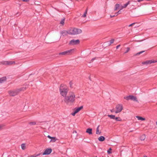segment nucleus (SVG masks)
I'll return each instance as SVG.
<instances>
[{"instance_id": "30", "label": "nucleus", "mask_w": 157, "mask_h": 157, "mask_svg": "<svg viewBox=\"0 0 157 157\" xmlns=\"http://www.w3.org/2000/svg\"><path fill=\"white\" fill-rule=\"evenodd\" d=\"M112 149L111 148H110L108 151H107V153L109 154H110L112 153Z\"/></svg>"}, {"instance_id": "13", "label": "nucleus", "mask_w": 157, "mask_h": 157, "mask_svg": "<svg viewBox=\"0 0 157 157\" xmlns=\"http://www.w3.org/2000/svg\"><path fill=\"white\" fill-rule=\"evenodd\" d=\"M83 108V106H81L79 107L76 108L74 109V111H75L76 113L79 112L81 109Z\"/></svg>"}, {"instance_id": "12", "label": "nucleus", "mask_w": 157, "mask_h": 157, "mask_svg": "<svg viewBox=\"0 0 157 157\" xmlns=\"http://www.w3.org/2000/svg\"><path fill=\"white\" fill-rule=\"evenodd\" d=\"M129 3L130 2L128 1L126 4H124L123 6L121 5V6H120V10H121L123 8H126L127 6L129 4Z\"/></svg>"}, {"instance_id": "32", "label": "nucleus", "mask_w": 157, "mask_h": 157, "mask_svg": "<svg viewBox=\"0 0 157 157\" xmlns=\"http://www.w3.org/2000/svg\"><path fill=\"white\" fill-rule=\"evenodd\" d=\"M70 87L71 88H73V83L72 82H71L69 83Z\"/></svg>"}, {"instance_id": "25", "label": "nucleus", "mask_w": 157, "mask_h": 157, "mask_svg": "<svg viewBox=\"0 0 157 157\" xmlns=\"http://www.w3.org/2000/svg\"><path fill=\"white\" fill-rule=\"evenodd\" d=\"M21 148L22 150H24L25 149L26 146H25V144H22L21 145Z\"/></svg>"}, {"instance_id": "44", "label": "nucleus", "mask_w": 157, "mask_h": 157, "mask_svg": "<svg viewBox=\"0 0 157 157\" xmlns=\"http://www.w3.org/2000/svg\"><path fill=\"white\" fill-rule=\"evenodd\" d=\"M156 125H157V121L156 122Z\"/></svg>"}, {"instance_id": "18", "label": "nucleus", "mask_w": 157, "mask_h": 157, "mask_svg": "<svg viewBox=\"0 0 157 157\" xmlns=\"http://www.w3.org/2000/svg\"><path fill=\"white\" fill-rule=\"evenodd\" d=\"M136 117L138 120H141L142 121H144L145 120V118L142 117H140L139 116H136Z\"/></svg>"}, {"instance_id": "33", "label": "nucleus", "mask_w": 157, "mask_h": 157, "mask_svg": "<svg viewBox=\"0 0 157 157\" xmlns=\"http://www.w3.org/2000/svg\"><path fill=\"white\" fill-rule=\"evenodd\" d=\"M114 41V39H111L110 40V44H109V45H110V44H113Z\"/></svg>"}, {"instance_id": "10", "label": "nucleus", "mask_w": 157, "mask_h": 157, "mask_svg": "<svg viewBox=\"0 0 157 157\" xmlns=\"http://www.w3.org/2000/svg\"><path fill=\"white\" fill-rule=\"evenodd\" d=\"M52 150L51 148H48L46 149L43 155H48L49 154L52 152Z\"/></svg>"}, {"instance_id": "16", "label": "nucleus", "mask_w": 157, "mask_h": 157, "mask_svg": "<svg viewBox=\"0 0 157 157\" xmlns=\"http://www.w3.org/2000/svg\"><path fill=\"white\" fill-rule=\"evenodd\" d=\"M86 132L88 133L90 135L92 134V128H87L86 130Z\"/></svg>"}, {"instance_id": "8", "label": "nucleus", "mask_w": 157, "mask_h": 157, "mask_svg": "<svg viewBox=\"0 0 157 157\" xmlns=\"http://www.w3.org/2000/svg\"><path fill=\"white\" fill-rule=\"evenodd\" d=\"M156 62H157V60H151L143 62L142 63L143 65H147L149 64H151V63H155Z\"/></svg>"}, {"instance_id": "40", "label": "nucleus", "mask_w": 157, "mask_h": 157, "mask_svg": "<svg viewBox=\"0 0 157 157\" xmlns=\"http://www.w3.org/2000/svg\"><path fill=\"white\" fill-rule=\"evenodd\" d=\"M134 23H132L130 25H129V27H130L132 26L134 24Z\"/></svg>"}, {"instance_id": "29", "label": "nucleus", "mask_w": 157, "mask_h": 157, "mask_svg": "<svg viewBox=\"0 0 157 157\" xmlns=\"http://www.w3.org/2000/svg\"><path fill=\"white\" fill-rule=\"evenodd\" d=\"M115 120L117 121H121V120L120 117H116L115 118Z\"/></svg>"}, {"instance_id": "9", "label": "nucleus", "mask_w": 157, "mask_h": 157, "mask_svg": "<svg viewBox=\"0 0 157 157\" xmlns=\"http://www.w3.org/2000/svg\"><path fill=\"white\" fill-rule=\"evenodd\" d=\"M15 62L13 61H5L3 62V64L5 65H11L14 64Z\"/></svg>"}, {"instance_id": "11", "label": "nucleus", "mask_w": 157, "mask_h": 157, "mask_svg": "<svg viewBox=\"0 0 157 157\" xmlns=\"http://www.w3.org/2000/svg\"><path fill=\"white\" fill-rule=\"evenodd\" d=\"M47 137L48 138L51 139V140L50 142H55L57 140H58V139L56 137H51L49 135H48L47 136Z\"/></svg>"}, {"instance_id": "43", "label": "nucleus", "mask_w": 157, "mask_h": 157, "mask_svg": "<svg viewBox=\"0 0 157 157\" xmlns=\"http://www.w3.org/2000/svg\"><path fill=\"white\" fill-rule=\"evenodd\" d=\"M110 111L111 112H114V109H111L110 110Z\"/></svg>"}, {"instance_id": "37", "label": "nucleus", "mask_w": 157, "mask_h": 157, "mask_svg": "<svg viewBox=\"0 0 157 157\" xmlns=\"http://www.w3.org/2000/svg\"><path fill=\"white\" fill-rule=\"evenodd\" d=\"M77 113L75 111H74V112L72 113V115L73 116H75L76 114Z\"/></svg>"}, {"instance_id": "7", "label": "nucleus", "mask_w": 157, "mask_h": 157, "mask_svg": "<svg viewBox=\"0 0 157 157\" xmlns=\"http://www.w3.org/2000/svg\"><path fill=\"white\" fill-rule=\"evenodd\" d=\"M80 41L79 40H72L69 42V44L70 45H75L79 44Z\"/></svg>"}, {"instance_id": "23", "label": "nucleus", "mask_w": 157, "mask_h": 157, "mask_svg": "<svg viewBox=\"0 0 157 157\" xmlns=\"http://www.w3.org/2000/svg\"><path fill=\"white\" fill-rule=\"evenodd\" d=\"M145 52L144 51H143L140 52H139L136 53L135 54H134V56H138V55H140V54H142L143 52Z\"/></svg>"}, {"instance_id": "34", "label": "nucleus", "mask_w": 157, "mask_h": 157, "mask_svg": "<svg viewBox=\"0 0 157 157\" xmlns=\"http://www.w3.org/2000/svg\"><path fill=\"white\" fill-rule=\"evenodd\" d=\"M126 49L127 50L125 52V53H127L130 50V48L128 47Z\"/></svg>"}, {"instance_id": "27", "label": "nucleus", "mask_w": 157, "mask_h": 157, "mask_svg": "<svg viewBox=\"0 0 157 157\" xmlns=\"http://www.w3.org/2000/svg\"><path fill=\"white\" fill-rule=\"evenodd\" d=\"M87 9L86 10L85 12V13H84V14H83V15L82 16V17H86V14H87Z\"/></svg>"}, {"instance_id": "38", "label": "nucleus", "mask_w": 157, "mask_h": 157, "mask_svg": "<svg viewBox=\"0 0 157 157\" xmlns=\"http://www.w3.org/2000/svg\"><path fill=\"white\" fill-rule=\"evenodd\" d=\"M95 59V58H93L92 59H91V61H90V63H91V62H93V61Z\"/></svg>"}, {"instance_id": "39", "label": "nucleus", "mask_w": 157, "mask_h": 157, "mask_svg": "<svg viewBox=\"0 0 157 157\" xmlns=\"http://www.w3.org/2000/svg\"><path fill=\"white\" fill-rule=\"evenodd\" d=\"M115 16H116L115 14V15H110V17L112 18V17H114Z\"/></svg>"}, {"instance_id": "17", "label": "nucleus", "mask_w": 157, "mask_h": 157, "mask_svg": "<svg viewBox=\"0 0 157 157\" xmlns=\"http://www.w3.org/2000/svg\"><path fill=\"white\" fill-rule=\"evenodd\" d=\"M61 33L63 36L67 35L68 34V30L67 31H63L61 32Z\"/></svg>"}, {"instance_id": "45", "label": "nucleus", "mask_w": 157, "mask_h": 157, "mask_svg": "<svg viewBox=\"0 0 157 157\" xmlns=\"http://www.w3.org/2000/svg\"><path fill=\"white\" fill-rule=\"evenodd\" d=\"M144 157H147L146 156H144Z\"/></svg>"}, {"instance_id": "21", "label": "nucleus", "mask_w": 157, "mask_h": 157, "mask_svg": "<svg viewBox=\"0 0 157 157\" xmlns=\"http://www.w3.org/2000/svg\"><path fill=\"white\" fill-rule=\"evenodd\" d=\"M99 125L98 127L97 128V129H96V134L97 135H99L101 134V131H100L99 130Z\"/></svg>"}, {"instance_id": "36", "label": "nucleus", "mask_w": 157, "mask_h": 157, "mask_svg": "<svg viewBox=\"0 0 157 157\" xmlns=\"http://www.w3.org/2000/svg\"><path fill=\"white\" fill-rule=\"evenodd\" d=\"M117 13H118V14H120L121 13V11H120V10H119L117 13H115V15H116V16L117 15Z\"/></svg>"}, {"instance_id": "3", "label": "nucleus", "mask_w": 157, "mask_h": 157, "mask_svg": "<svg viewBox=\"0 0 157 157\" xmlns=\"http://www.w3.org/2000/svg\"><path fill=\"white\" fill-rule=\"evenodd\" d=\"M82 33V30L80 29L75 28H71L68 30V34L71 35H77Z\"/></svg>"}, {"instance_id": "6", "label": "nucleus", "mask_w": 157, "mask_h": 157, "mask_svg": "<svg viewBox=\"0 0 157 157\" xmlns=\"http://www.w3.org/2000/svg\"><path fill=\"white\" fill-rule=\"evenodd\" d=\"M116 111H115L116 113H117L120 112L123 109V106L122 105H118L116 107Z\"/></svg>"}, {"instance_id": "28", "label": "nucleus", "mask_w": 157, "mask_h": 157, "mask_svg": "<svg viewBox=\"0 0 157 157\" xmlns=\"http://www.w3.org/2000/svg\"><path fill=\"white\" fill-rule=\"evenodd\" d=\"M29 124L31 125H33L36 124V122H32L29 123Z\"/></svg>"}, {"instance_id": "41", "label": "nucleus", "mask_w": 157, "mask_h": 157, "mask_svg": "<svg viewBox=\"0 0 157 157\" xmlns=\"http://www.w3.org/2000/svg\"><path fill=\"white\" fill-rule=\"evenodd\" d=\"M120 46V45H119L117 46L116 48L117 49H118Z\"/></svg>"}, {"instance_id": "24", "label": "nucleus", "mask_w": 157, "mask_h": 157, "mask_svg": "<svg viewBox=\"0 0 157 157\" xmlns=\"http://www.w3.org/2000/svg\"><path fill=\"white\" fill-rule=\"evenodd\" d=\"M131 97V95H129V96H125L124 97V98L127 100H130Z\"/></svg>"}, {"instance_id": "22", "label": "nucleus", "mask_w": 157, "mask_h": 157, "mask_svg": "<svg viewBox=\"0 0 157 157\" xmlns=\"http://www.w3.org/2000/svg\"><path fill=\"white\" fill-rule=\"evenodd\" d=\"M146 138V136L144 135H143L140 136V138L141 141H144L145 140Z\"/></svg>"}, {"instance_id": "20", "label": "nucleus", "mask_w": 157, "mask_h": 157, "mask_svg": "<svg viewBox=\"0 0 157 157\" xmlns=\"http://www.w3.org/2000/svg\"><path fill=\"white\" fill-rule=\"evenodd\" d=\"M121 4H117L115 5L114 10H117L118 9H120Z\"/></svg>"}, {"instance_id": "1", "label": "nucleus", "mask_w": 157, "mask_h": 157, "mask_svg": "<svg viewBox=\"0 0 157 157\" xmlns=\"http://www.w3.org/2000/svg\"><path fill=\"white\" fill-rule=\"evenodd\" d=\"M75 93L72 91H70L68 95L64 97V101L67 105H71L75 102Z\"/></svg>"}, {"instance_id": "5", "label": "nucleus", "mask_w": 157, "mask_h": 157, "mask_svg": "<svg viewBox=\"0 0 157 157\" xmlns=\"http://www.w3.org/2000/svg\"><path fill=\"white\" fill-rule=\"evenodd\" d=\"M74 49H71L62 52H60L59 53V55L61 56L70 55L74 51Z\"/></svg>"}, {"instance_id": "35", "label": "nucleus", "mask_w": 157, "mask_h": 157, "mask_svg": "<svg viewBox=\"0 0 157 157\" xmlns=\"http://www.w3.org/2000/svg\"><path fill=\"white\" fill-rule=\"evenodd\" d=\"M4 126L5 125L3 124L0 125V130L2 129Z\"/></svg>"}, {"instance_id": "26", "label": "nucleus", "mask_w": 157, "mask_h": 157, "mask_svg": "<svg viewBox=\"0 0 157 157\" xmlns=\"http://www.w3.org/2000/svg\"><path fill=\"white\" fill-rule=\"evenodd\" d=\"M108 116L110 118H111V119H115V115H108Z\"/></svg>"}, {"instance_id": "15", "label": "nucleus", "mask_w": 157, "mask_h": 157, "mask_svg": "<svg viewBox=\"0 0 157 157\" xmlns=\"http://www.w3.org/2000/svg\"><path fill=\"white\" fill-rule=\"evenodd\" d=\"M6 77H3L0 78V84L6 81Z\"/></svg>"}, {"instance_id": "31", "label": "nucleus", "mask_w": 157, "mask_h": 157, "mask_svg": "<svg viewBox=\"0 0 157 157\" xmlns=\"http://www.w3.org/2000/svg\"><path fill=\"white\" fill-rule=\"evenodd\" d=\"M60 23L62 25H64V19H63L61 21Z\"/></svg>"}, {"instance_id": "19", "label": "nucleus", "mask_w": 157, "mask_h": 157, "mask_svg": "<svg viewBox=\"0 0 157 157\" xmlns=\"http://www.w3.org/2000/svg\"><path fill=\"white\" fill-rule=\"evenodd\" d=\"M105 138L103 136H101L98 138V140L100 141H103L105 140Z\"/></svg>"}, {"instance_id": "42", "label": "nucleus", "mask_w": 157, "mask_h": 157, "mask_svg": "<svg viewBox=\"0 0 157 157\" xmlns=\"http://www.w3.org/2000/svg\"><path fill=\"white\" fill-rule=\"evenodd\" d=\"M23 2H28L29 1V0H22Z\"/></svg>"}, {"instance_id": "4", "label": "nucleus", "mask_w": 157, "mask_h": 157, "mask_svg": "<svg viewBox=\"0 0 157 157\" xmlns=\"http://www.w3.org/2000/svg\"><path fill=\"white\" fill-rule=\"evenodd\" d=\"M23 88H20L14 90H10L8 93L10 96H14L17 94L21 91L23 90Z\"/></svg>"}, {"instance_id": "2", "label": "nucleus", "mask_w": 157, "mask_h": 157, "mask_svg": "<svg viewBox=\"0 0 157 157\" xmlns=\"http://www.w3.org/2000/svg\"><path fill=\"white\" fill-rule=\"evenodd\" d=\"M68 90V87L65 85L61 84L60 86V93L63 97H64L67 95Z\"/></svg>"}, {"instance_id": "14", "label": "nucleus", "mask_w": 157, "mask_h": 157, "mask_svg": "<svg viewBox=\"0 0 157 157\" xmlns=\"http://www.w3.org/2000/svg\"><path fill=\"white\" fill-rule=\"evenodd\" d=\"M130 100H131L132 101H136V102L138 101V100H137V98L136 97L133 96V95H131Z\"/></svg>"}]
</instances>
